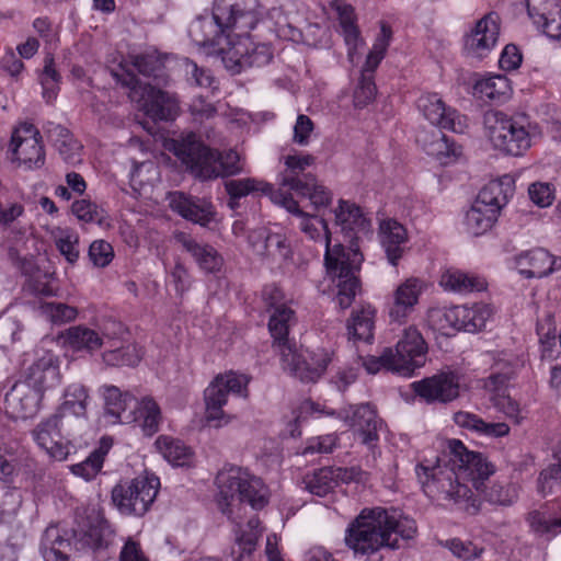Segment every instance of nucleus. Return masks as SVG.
Masks as SVG:
<instances>
[{
	"label": "nucleus",
	"mask_w": 561,
	"mask_h": 561,
	"mask_svg": "<svg viewBox=\"0 0 561 561\" xmlns=\"http://www.w3.org/2000/svg\"><path fill=\"white\" fill-rule=\"evenodd\" d=\"M334 214L335 224L340 227L344 241L348 242V247L345 248V251H350L352 248L359 252L355 241L367 237L371 232L370 219L365 217L358 206L345 201H340Z\"/></svg>",
	"instance_id": "22"
},
{
	"label": "nucleus",
	"mask_w": 561,
	"mask_h": 561,
	"mask_svg": "<svg viewBox=\"0 0 561 561\" xmlns=\"http://www.w3.org/2000/svg\"><path fill=\"white\" fill-rule=\"evenodd\" d=\"M42 397L39 388L19 380L5 394V410L13 419L32 417L38 411Z\"/></svg>",
	"instance_id": "25"
},
{
	"label": "nucleus",
	"mask_w": 561,
	"mask_h": 561,
	"mask_svg": "<svg viewBox=\"0 0 561 561\" xmlns=\"http://www.w3.org/2000/svg\"><path fill=\"white\" fill-rule=\"evenodd\" d=\"M176 240L205 273H217L221 270L224 259L210 244L198 242L186 233H179Z\"/></svg>",
	"instance_id": "33"
},
{
	"label": "nucleus",
	"mask_w": 561,
	"mask_h": 561,
	"mask_svg": "<svg viewBox=\"0 0 561 561\" xmlns=\"http://www.w3.org/2000/svg\"><path fill=\"white\" fill-rule=\"evenodd\" d=\"M380 241L391 265H397L402 256V245L407 241L405 228L393 219L383 220L380 224Z\"/></svg>",
	"instance_id": "40"
},
{
	"label": "nucleus",
	"mask_w": 561,
	"mask_h": 561,
	"mask_svg": "<svg viewBox=\"0 0 561 561\" xmlns=\"http://www.w3.org/2000/svg\"><path fill=\"white\" fill-rule=\"evenodd\" d=\"M284 170L278 175V184L283 191L297 193L307 197L316 210L327 208L332 203V193L307 168L316 162V157L306 154H288L283 158Z\"/></svg>",
	"instance_id": "7"
},
{
	"label": "nucleus",
	"mask_w": 561,
	"mask_h": 561,
	"mask_svg": "<svg viewBox=\"0 0 561 561\" xmlns=\"http://www.w3.org/2000/svg\"><path fill=\"white\" fill-rule=\"evenodd\" d=\"M427 345L420 331L413 327L405 329L393 350L399 374L411 376L416 368L424 366Z\"/></svg>",
	"instance_id": "19"
},
{
	"label": "nucleus",
	"mask_w": 561,
	"mask_h": 561,
	"mask_svg": "<svg viewBox=\"0 0 561 561\" xmlns=\"http://www.w3.org/2000/svg\"><path fill=\"white\" fill-rule=\"evenodd\" d=\"M448 450L451 468L439 462L435 466L420 463L415 468L417 479L428 497L446 501L456 510L476 515L482 504L481 490L495 467L483 454L468 450L459 439L448 440Z\"/></svg>",
	"instance_id": "1"
},
{
	"label": "nucleus",
	"mask_w": 561,
	"mask_h": 561,
	"mask_svg": "<svg viewBox=\"0 0 561 561\" xmlns=\"http://www.w3.org/2000/svg\"><path fill=\"white\" fill-rule=\"evenodd\" d=\"M9 150L13 160L19 161L28 170L39 169L45 163L42 136L31 123H23L12 131Z\"/></svg>",
	"instance_id": "18"
},
{
	"label": "nucleus",
	"mask_w": 561,
	"mask_h": 561,
	"mask_svg": "<svg viewBox=\"0 0 561 561\" xmlns=\"http://www.w3.org/2000/svg\"><path fill=\"white\" fill-rule=\"evenodd\" d=\"M89 257L94 266L105 267L114 259L113 247L104 240H95L89 247Z\"/></svg>",
	"instance_id": "59"
},
{
	"label": "nucleus",
	"mask_w": 561,
	"mask_h": 561,
	"mask_svg": "<svg viewBox=\"0 0 561 561\" xmlns=\"http://www.w3.org/2000/svg\"><path fill=\"white\" fill-rule=\"evenodd\" d=\"M513 193L514 187L508 176L490 181L484 185L465 214L463 226L466 231L474 237L488 232L497 220L501 208L507 204Z\"/></svg>",
	"instance_id": "8"
},
{
	"label": "nucleus",
	"mask_w": 561,
	"mask_h": 561,
	"mask_svg": "<svg viewBox=\"0 0 561 561\" xmlns=\"http://www.w3.org/2000/svg\"><path fill=\"white\" fill-rule=\"evenodd\" d=\"M484 500L491 504L508 506L512 505L518 497L517 486L515 484H501L493 483L489 489L481 490Z\"/></svg>",
	"instance_id": "54"
},
{
	"label": "nucleus",
	"mask_w": 561,
	"mask_h": 561,
	"mask_svg": "<svg viewBox=\"0 0 561 561\" xmlns=\"http://www.w3.org/2000/svg\"><path fill=\"white\" fill-rule=\"evenodd\" d=\"M499 34V16L495 13L486 14L466 36L465 50L467 55L479 59L485 57L495 47Z\"/></svg>",
	"instance_id": "26"
},
{
	"label": "nucleus",
	"mask_w": 561,
	"mask_h": 561,
	"mask_svg": "<svg viewBox=\"0 0 561 561\" xmlns=\"http://www.w3.org/2000/svg\"><path fill=\"white\" fill-rule=\"evenodd\" d=\"M131 66L144 77L153 78L157 85L167 82L164 68L160 59L153 54L130 56Z\"/></svg>",
	"instance_id": "50"
},
{
	"label": "nucleus",
	"mask_w": 561,
	"mask_h": 561,
	"mask_svg": "<svg viewBox=\"0 0 561 561\" xmlns=\"http://www.w3.org/2000/svg\"><path fill=\"white\" fill-rule=\"evenodd\" d=\"M234 36L225 34L216 46L206 50L208 55H217L221 58L225 68L232 75H238L245 70V57L251 46L249 33L241 34L239 30H232Z\"/></svg>",
	"instance_id": "23"
},
{
	"label": "nucleus",
	"mask_w": 561,
	"mask_h": 561,
	"mask_svg": "<svg viewBox=\"0 0 561 561\" xmlns=\"http://www.w3.org/2000/svg\"><path fill=\"white\" fill-rule=\"evenodd\" d=\"M304 489L317 496H325L335 488L332 467H324L308 473L302 479Z\"/></svg>",
	"instance_id": "51"
},
{
	"label": "nucleus",
	"mask_w": 561,
	"mask_h": 561,
	"mask_svg": "<svg viewBox=\"0 0 561 561\" xmlns=\"http://www.w3.org/2000/svg\"><path fill=\"white\" fill-rule=\"evenodd\" d=\"M160 488V480L154 474L136 477L116 484L112 490V501L121 514L144 516L153 504Z\"/></svg>",
	"instance_id": "12"
},
{
	"label": "nucleus",
	"mask_w": 561,
	"mask_h": 561,
	"mask_svg": "<svg viewBox=\"0 0 561 561\" xmlns=\"http://www.w3.org/2000/svg\"><path fill=\"white\" fill-rule=\"evenodd\" d=\"M115 76L124 87L129 89V99L138 103L148 117L153 121H173L179 115L180 106L175 94L139 79L129 69Z\"/></svg>",
	"instance_id": "10"
},
{
	"label": "nucleus",
	"mask_w": 561,
	"mask_h": 561,
	"mask_svg": "<svg viewBox=\"0 0 561 561\" xmlns=\"http://www.w3.org/2000/svg\"><path fill=\"white\" fill-rule=\"evenodd\" d=\"M59 79L60 76L55 69L53 58H47L45 60L43 72L39 77L41 84L43 87V98L47 102H51L56 99Z\"/></svg>",
	"instance_id": "56"
},
{
	"label": "nucleus",
	"mask_w": 561,
	"mask_h": 561,
	"mask_svg": "<svg viewBox=\"0 0 561 561\" xmlns=\"http://www.w3.org/2000/svg\"><path fill=\"white\" fill-rule=\"evenodd\" d=\"M165 148L202 181L234 175L242 171L237 151L229 150L220 153L211 150L194 133L182 134L178 138L168 140Z\"/></svg>",
	"instance_id": "5"
},
{
	"label": "nucleus",
	"mask_w": 561,
	"mask_h": 561,
	"mask_svg": "<svg viewBox=\"0 0 561 561\" xmlns=\"http://www.w3.org/2000/svg\"><path fill=\"white\" fill-rule=\"evenodd\" d=\"M444 546L457 558L462 559L465 561L472 560L481 553V550L478 549L471 541H462L458 538H453L446 540Z\"/></svg>",
	"instance_id": "63"
},
{
	"label": "nucleus",
	"mask_w": 561,
	"mask_h": 561,
	"mask_svg": "<svg viewBox=\"0 0 561 561\" xmlns=\"http://www.w3.org/2000/svg\"><path fill=\"white\" fill-rule=\"evenodd\" d=\"M280 360L284 370L297 377L304 382L317 381L332 362L334 352L328 348L318 347L301 357L295 345L280 344Z\"/></svg>",
	"instance_id": "15"
},
{
	"label": "nucleus",
	"mask_w": 561,
	"mask_h": 561,
	"mask_svg": "<svg viewBox=\"0 0 561 561\" xmlns=\"http://www.w3.org/2000/svg\"><path fill=\"white\" fill-rule=\"evenodd\" d=\"M561 485V459L543 469L537 480V490L542 496L553 492L556 486Z\"/></svg>",
	"instance_id": "57"
},
{
	"label": "nucleus",
	"mask_w": 561,
	"mask_h": 561,
	"mask_svg": "<svg viewBox=\"0 0 561 561\" xmlns=\"http://www.w3.org/2000/svg\"><path fill=\"white\" fill-rule=\"evenodd\" d=\"M416 534L414 519L382 507L364 508L345 530L344 541L355 554L370 556L381 548H403Z\"/></svg>",
	"instance_id": "3"
},
{
	"label": "nucleus",
	"mask_w": 561,
	"mask_h": 561,
	"mask_svg": "<svg viewBox=\"0 0 561 561\" xmlns=\"http://www.w3.org/2000/svg\"><path fill=\"white\" fill-rule=\"evenodd\" d=\"M259 0H215L211 14H201L188 25L192 42L207 50L230 30L250 33L260 20Z\"/></svg>",
	"instance_id": "4"
},
{
	"label": "nucleus",
	"mask_w": 561,
	"mask_h": 561,
	"mask_svg": "<svg viewBox=\"0 0 561 561\" xmlns=\"http://www.w3.org/2000/svg\"><path fill=\"white\" fill-rule=\"evenodd\" d=\"M424 150L442 164L450 163L461 153L460 147L440 131H434L431 141H424Z\"/></svg>",
	"instance_id": "47"
},
{
	"label": "nucleus",
	"mask_w": 561,
	"mask_h": 561,
	"mask_svg": "<svg viewBox=\"0 0 561 561\" xmlns=\"http://www.w3.org/2000/svg\"><path fill=\"white\" fill-rule=\"evenodd\" d=\"M273 203L297 216L300 219V230L309 239L314 241L322 240L324 242V263L327 271L333 278L337 279L335 301L342 310L351 307L360 289L359 280L355 272L358 271L362 264V253L352 248L350 251H345V245L342 243H336L331 247L330 231L325 220L301 210L298 203L294 199L293 194L289 192L286 194H274Z\"/></svg>",
	"instance_id": "2"
},
{
	"label": "nucleus",
	"mask_w": 561,
	"mask_h": 561,
	"mask_svg": "<svg viewBox=\"0 0 561 561\" xmlns=\"http://www.w3.org/2000/svg\"><path fill=\"white\" fill-rule=\"evenodd\" d=\"M169 199L170 207L186 220L205 227L214 219V205L206 198L174 192L170 194Z\"/></svg>",
	"instance_id": "29"
},
{
	"label": "nucleus",
	"mask_w": 561,
	"mask_h": 561,
	"mask_svg": "<svg viewBox=\"0 0 561 561\" xmlns=\"http://www.w3.org/2000/svg\"><path fill=\"white\" fill-rule=\"evenodd\" d=\"M556 331L554 318L550 313L537 323L541 357L545 359H554L561 353L560 339H557Z\"/></svg>",
	"instance_id": "46"
},
{
	"label": "nucleus",
	"mask_w": 561,
	"mask_h": 561,
	"mask_svg": "<svg viewBox=\"0 0 561 561\" xmlns=\"http://www.w3.org/2000/svg\"><path fill=\"white\" fill-rule=\"evenodd\" d=\"M527 520L531 529L538 534L556 536L561 533V516L552 517L546 507L530 512Z\"/></svg>",
	"instance_id": "52"
},
{
	"label": "nucleus",
	"mask_w": 561,
	"mask_h": 561,
	"mask_svg": "<svg viewBox=\"0 0 561 561\" xmlns=\"http://www.w3.org/2000/svg\"><path fill=\"white\" fill-rule=\"evenodd\" d=\"M439 284L445 290L458 294H470L486 289V282L483 277L456 267L445 270L440 275Z\"/></svg>",
	"instance_id": "36"
},
{
	"label": "nucleus",
	"mask_w": 561,
	"mask_h": 561,
	"mask_svg": "<svg viewBox=\"0 0 561 561\" xmlns=\"http://www.w3.org/2000/svg\"><path fill=\"white\" fill-rule=\"evenodd\" d=\"M491 314L492 310L489 306L474 304L471 307L454 306L436 309L431 312L430 318L439 331L463 330L474 333L485 328Z\"/></svg>",
	"instance_id": "14"
},
{
	"label": "nucleus",
	"mask_w": 561,
	"mask_h": 561,
	"mask_svg": "<svg viewBox=\"0 0 561 561\" xmlns=\"http://www.w3.org/2000/svg\"><path fill=\"white\" fill-rule=\"evenodd\" d=\"M533 24L547 36L561 38V0H526Z\"/></svg>",
	"instance_id": "27"
},
{
	"label": "nucleus",
	"mask_w": 561,
	"mask_h": 561,
	"mask_svg": "<svg viewBox=\"0 0 561 561\" xmlns=\"http://www.w3.org/2000/svg\"><path fill=\"white\" fill-rule=\"evenodd\" d=\"M339 417L355 430L360 443L371 450L375 457L379 431L382 427V420L378 417L375 407L370 403L350 405L339 412Z\"/></svg>",
	"instance_id": "17"
},
{
	"label": "nucleus",
	"mask_w": 561,
	"mask_h": 561,
	"mask_svg": "<svg viewBox=\"0 0 561 561\" xmlns=\"http://www.w3.org/2000/svg\"><path fill=\"white\" fill-rule=\"evenodd\" d=\"M216 484L218 506L232 522L238 517L234 516V510L240 511L243 503H248L254 510H261L268 502L266 485L248 469L227 465L217 473Z\"/></svg>",
	"instance_id": "6"
},
{
	"label": "nucleus",
	"mask_w": 561,
	"mask_h": 561,
	"mask_svg": "<svg viewBox=\"0 0 561 561\" xmlns=\"http://www.w3.org/2000/svg\"><path fill=\"white\" fill-rule=\"evenodd\" d=\"M413 391L427 403H447L459 396L460 378L454 371H443L432 377L414 381Z\"/></svg>",
	"instance_id": "20"
},
{
	"label": "nucleus",
	"mask_w": 561,
	"mask_h": 561,
	"mask_svg": "<svg viewBox=\"0 0 561 561\" xmlns=\"http://www.w3.org/2000/svg\"><path fill=\"white\" fill-rule=\"evenodd\" d=\"M332 8L337 14L344 41L348 46V57L352 59L354 50L362 42L359 37V31L355 24L356 16L354 8L343 0H334L332 2Z\"/></svg>",
	"instance_id": "43"
},
{
	"label": "nucleus",
	"mask_w": 561,
	"mask_h": 561,
	"mask_svg": "<svg viewBox=\"0 0 561 561\" xmlns=\"http://www.w3.org/2000/svg\"><path fill=\"white\" fill-rule=\"evenodd\" d=\"M516 267L526 278H542L561 268V257L537 248L522 252L515 257Z\"/></svg>",
	"instance_id": "28"
},
{
	"label": "nucleus",
	"mask_w": 561,
	"mask_h": 561,
	"mask_svg": "<svg viewBox=\"0 0 561 561\" xmlns=\"http://www.w3.org/2000/svg\"><path fill=\"white\" fill-rule=\"evenodd\" d=\"M225 188L230 197L229 205L231 208L236 206L238 199L256 192H261L264 195H267L272 202L274 194L287 193L286 191H283L280 186L275 190L272 184L254 178L228 180L225 182Z\"/></svg>",
	"instance_id": "39"
},
{
	"label": "nucleus",
	"mask_w": 561,
	"mask_h": 561,
	"mask_svg": "<svg viewBox=\"0 0 561 561\" xmlns=\"http://www.w3.org/2000/svg\"><path fill=\"white\" fill-rule=\"evenodd\" d=\"M103 397L105 411L114 419V422L123 424L136 422L137 400L130 393H123L115 386H104Z\"/></svg>",
	"instance_id": "32"
},
{
	"label": "nucleus",
	"mask_w": 561,
	"mask_h": 561,
	"mask_svg": "<svg viewBox=\"0 0 561 561\" xmlns=\"http://www.w3.org/2000/svg\"><path fill=\"white\" fill-rule=\"evenodd\" d=\"M43 309L50 321L56 324L70 322L78 316L77 308L62 302H47Z\"/></svg>",
	"instance_id": "58"
},
{
	"label": "nucleus",
	"mask_w": 561,
	"mask_h": 561,
	"mask_svg": "<svg viewBox=\"0 0 561 561\" xmlns=\"http://www.w3.org/2000/svg\"><path fill=\"white\" fill-rule=\"evenodd\" d=\"M136 417L146 435L151 436L158 432L161 411L153 399L146 397L141 401H137Z\"/></svg>",
	"instance_id": "49"
},
{
	"label": "nucleus",
	"mask_w": 561,
	"mask_h": 561,
	"mask_svg": "<svg viewBox=\"0 0 561 561\" xmlns=\"http://www.w3.org/2000/svg\"><path fill=\"white\" fill-rule=\"evenodd\" d=\"M455 423L463 428L486 437H504L510 433V426L504 422H485L477 414L459 411L454 415Z\"/></svg>",
	"instance_id": "41"
},
{
	"label": "nucleus",
	"mask_w": 561,
	"mask_h": 561,
	"mask_svg": "<svg viewBox=\"0 0 561 561\" xmlns=\"http://www.w3.org/2000/svg\"><path fill=\"white\" fill-rule=\"evenodd\" d=\"M376 95V84L374 77L362 73L359 83L354 92V104L357 107H364L369 104Z\"/></svg>",
	"instance_id": "60"
},
{
	"label": "nucleus",
	"mask_w": 561,
	"mask_h": 561,
	"mask_svg": "<svg viewBox=\"0 0 561 561\" xmlns=\"http://www.w3.org/2000/svg\"><path fill=\"white\" fill-rule=\"evenodd\" d=\"M249 379L245 375L229 371L216 376L204 390L205 419L214 427L227 425L231 417L224 411L229 393L248 397Z\"/></svg>",
	"instance_id": "11"
},
{
	"label": "nucleus",
	"mask_w": 561,
	"mask_h": 561,
	"mask_svg": "<svg viewBox=\"0 0 561 561\" xmlns=\"http://www.w3.org/2000/svg\"><path fill=\"white\" fill-rule=\"evenodd\" d=\"M273 59L272 47L267 44H253L245 57V69L251 67H263Z\"/></svg>",
	"instance_id": "62"
},
{
	"label": "nucleus",
	"mask_w": 561,
	"mask_h": 561,
	"mask_svg": "<svg viewBox=\"0 0 561 561\" xmlns=\"http://www.w3.org/2000/svg\"><path fill=\"white\" fill-rule=\"evenodd\" d=\"M512 92L508 79L502 75H495L488 78H482L476 81L473 85V93L480 99L504 102Z\"/></svg>",
	"instance_id": "44"
},
{
	"label": "nucleus",
	"mask_w": 561,
	"mask_h": 561,
	"mask_svg": "<svg viewBox=\"0 0 561 561\" xmlns=\"http://www.w3.org/2000/svg\"><path fill=\"white\" fill-rule=\"evenodd\" d=\"M483 123L485 135L494 149L518 157L531 147L530 124L525 117H512L501 111H488Z\"/></svg>",
	"instance_id": "9"
},
{
	"label": "nucleus",
	"mask_w": 561,
	"mask_h": 561,
	"mask_svg": "<svg viewBox=\"0 0 561 561\" xmlns=\"http://www.w3.org/2000/svg\"><path fill=\"white\" fill-rule=\"evenodd\" d=\"M116 531L104 518L90 523L85 529L73 531L76 550L90 553L98 561H106L114 553Z\"/></svg>",
	"instance_id": "16"
},
{
	"label": "nucleus",
	"mask_w": 561,
	"mask_h": 561,
	"mask_svg": "<svg viewBox=\"0 0 561 561\" xmlns=\"http://www.w3.org/2000/svg\"><path fill=\"white\" fill-rule=\"evenodd\" d=\"M79 435L80 432L75 427L64 425L56 413L42 420L32 431L37 446L57 461L67 459Z\"/></svg>",
	"instance_id": "13"
},
{
	"label": "nucleus",
	"mask_w": 561,
	"mask_h": 561,
	"mask_svg": "<svg viewBox=\"0 0 561 561\" xmlns=\"http://www.w3.org/2000/svg\"><path fill=\"white\" fill-rule=\"evenodd\" d=\"M105 454L106 450L102 447L95 449L84 461L71 467L72 473L83 478L85 481L92 480L101 471Z\"/></svg>",
	"instance_id": "55"
},
{
	"label": "nucleus",
	"mask_w": 561,
	"mask_h": 561,
	"mask_svg": "<svg viewBox=\"0 0 561 561\" xmlns=\"http://www.w3.org/2000/svg\"><path fill=\"white\" fill-rule=\"evenodd\" d=\"M88 389L81 383H71L64 391L62 402L54 413L64 425L75 427L80 433L87 424Z\"/></svg>",
	"instance_id": "24"
},
{
	"label": "nucleus",
	"mask_w": 561,
	"mask_h": 561,
	"mask_svg": "<svg viewBox=\"0 0 561 561\" xmlns=\"http://www.w3.org/2000/svg\"><path fill=\"white\" fill-rule=\"evenodd\" d=\"M528 194L534 204L539 207H548L554 199V188L550 183L536 182L528 188Z\"/></svg>",
	"instance_id": "64"
},
{
	"label": "nucleus",
	"mask_w": 561,
	"mask_h": 561,
	"mask_svg": "<svg viewBox=\"0 0 561 561\" xmlns=\"http://www.w3.org/2000/svg\"><path fill=\"white\" fill-rule=\"evenodd\" d=\"M71 546L67 531L50 525L42 536L39 550L45 561H69Z\"/></svg>",
	"instance_id": "35"
},
{
	"label": "nucleus",
	"mask_w": 561,
	"mask_h": 561,
	"mask_svg": "<svg viewBox=\"0 0 561 561\" xmlns=\"http://www.w3.org/2000/svg\"><path fill=\"white\" fill-rule=\"evenodd\" d=\"M65 341L73 351H84L92 354L99 351L106 342H112L113 335L105 330L99 332L79 324L67 329Z\"/></svg>",
	"instance_id": "34"
},
{
	"label": "nucleus",
	"mask_w": 561,
	"mask_h": 561,
	"mask_svg": "<svg viewBox=\"0 0 561 561\" xmlns=\"http://www.w3.org/2000/svg\"><path fill=\"white\" fill-rule=\"evenodd\" d=\"M161 456L172 466H188L193 458L192 449L182 440L170 436H159L154 443Z\"/></svg>",
	"instance_id": "45"
},
{
	"label": "nucleus",
	"mask_w": 561,
	"mask_h": 561,
	"mask_svg": "<svg viewBox=\"0 0 561 561\" xmlns=\"http://www.w3.org/2000/svg\"><path fill=\"white\" fill-rule=\"evenodd\" d=\"M376 310L370 305L356 307L346 322L350 340L370 342L374 337Z\"/></svg>",
	"instance_id": "38"
},
{
	"label": "nucleus",
	"mask_w": 561,
	"mask_h": 561,
	"mask_svg": "<svg viewBox=\"0 0 561 561\" xmlns=\"http://www.w3.org/2000/svg\"><path fill=\"white\" fill-rule=\"evenodd\" d=\"M366 370L370 374L378 373L381 368L391 370L399 374V368L396 367L394 353L391 347L385 348L379 357H368L364 362Z\"/></svg>",
	"instance_id": "61"
},
{
	"label": "nucleus",
	"mask_w": 561,
	"mask_h": 561,
	"mask_svg": "<svg viewBox=\"0 0 561 561\" xmlns=\"http://www.w3.org/2000/svg\"><path fill=\"white\" fill-rule=\"evenodd\" d=\"M417 108L432 125L439 128L463 133L467 127V118L455 108L446 106L437 93L422 94L417 100Z\"/></svg>",
	"instance_id": "21"
},
{
	"label": "nucleus",
	"mask_w": 561,
	"mask_h": 561,
	"mask_svg": "<svg viewBox=\"0 0 561 561\" xmlns=\"http://www.w3.org/2000/svg\"><path fill=\"white\" fill-rule=\"evenodd\" d=\"M236 540L231 549V554L234 561H253V553L256 549L259 538L262 535L260 528V520L255 517L250 518L247 524V529L238 525L234 530Z\"/></svg>",
	"instance_id": "37"
},
{
	"label": "nucleus",
	"mask_w": 561,
	"mask_h": 561,
	"mask_svg": "<svg viewBox=\"0 0 561 561\" xmlns=\"http://www.w3.org/2000/svg\"><path fill=\"white\" fill-rule=\"evenodd\" d=\"M55 244L68 263L75 264L80 255L79 236L70 229H58L55 234Z\"/></svg>",
	"instance_id": "53"
},
{
	"label": "nucleus",
	"mask_w": 561,
	"mask_h": 561,
	"mask_svg": "<svg viewBox=\"0 0 561 561\" xmlns=\"http://www.w3.org/2000/svg\"><path fill=\"white\" fill-rule=\"evenodd\" d=\"M424 290V282L417 277L407 278L393 291L388 313L391 320L402 322L419 302Z\"/></svg>",
	"instance_id": "30"
},
{
	"label": "nucleus",
	"mask_w": 561,
	"mask_h": 561,
	"mask_svg": "<svg viewBox=\"0 0 561 561\" xmlns=\"http://www.w3.org/2000/svg\"><path fill=\"white\" fill-rule=\"evenodd\" d=\"M24 381L39 388L41 392L59 385V366L54 354L45 352L42 356L37 357L27 367Z\"/></svg>",
	"instance_id": "31"
},
{
	"label": "nucleus",
	"mask_w": 561,
	"mask_h": 561,
	"mask_svg": "<svg viewBox=\"0 0 561 561\" xmlns=\"http://www.w3.org/2000/svg\"><path fill=\"white\" fill-rule=\"evenodd\" d=\"M111 348L102 353L103 362L108 366H136L141 360V351L137 345L116 346L115 339L106 342Z\"/></svg>",
	"instance_id": "48"
},
{
	"label": "nucleus",
	"mask_w": 561,
	"mask_h": 561,
	"mask_svg": "<svg viewBox=\"0 0 561 561\" xmlns=\"http://www.w3.org/2000/svg\"><path fill=\"white\" fill-rule=\"evenodd\" d=\"M295 320L294 310L286 305L276 307L270 317L268 329L274 339L273 346L275 352L278 354H280V348L283 347L280 344L293 345L288 341V333L289 328L293 323H295Z\"/></svg>",
	"instance_id": "42"
}]
</instances>
